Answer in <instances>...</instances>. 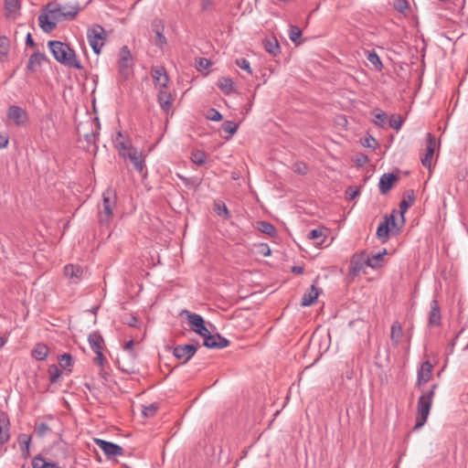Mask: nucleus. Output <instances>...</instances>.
I'll use <instances>...</instances> for the list:
<instances>
[{"instance_id":"obj_50","label":"nucleus","mask_w":468,"mask_h":468,"mask_svg":"<svg viewBox=\"0 0 468 468\" xmlns=\"http://www.w3.org/2000/svg\"><path fill=\"white\" fill-rule=\"evenodd\" d=\"M374 123L379 127H384L387 119V113L379 109L376 110Z\"/></svg>"},{"instance_id":"obj_3","label":"nucleus","mask_w":468,"mask_h":468,"mask_svg":"<svg viewBox=\"0 0 468 468\" xmlns=\"http://www.w3.org/2000/svg\"><path fill=\"white\" fill-rule=\"evenodd\" d=\"M133 58L127 46H122L119 51L118 74L119 82H125L133 76Z\"/></svg>"},{"instance_id":"obj_30","label":"nucleus","mask_w":468,"mask_h":468,"mask_svg":"<svg viewBox=\"0 0 468 468\" xmlns=\"http://www.w3.org/2000/svg\"><path fill=\"white\" fill-rule=\"evenodd\" d=\"M39 27L45 33H49L57 27V21L50 18L48 14H41L38 16Z\"/></svg>"},{"instance_id":"obj_46","label":"nucleus","mask_w":468,"mask_h":468,"mask_svg":"<svg viewBox=\"0 0 468 468\" xmlns=\"http://www.w3.org/2000/svg\"><path fill=\"white\" fill-rule=\"evenodd\" d=\"M48 372L49 374V380L53 384L58 381L62 374L58 367L55 364L48 367Z\"/></svg>"},{"instance_id":"obj_26","label":"nucleus","mask_w":468,"mask_h":468,"mask_svg":"<svg viewBox=\"0 0 468 468\" xmlns=\"http://www.w3.org/2000/svg\"><path fill=\"white\" fill-rule=\"evenodd\" d=\"M47 60V57L44 53H41L40 51H35L28 59L27 65V72H36L37 68L41 66L42 62Z\"/></svg>"},{"instance_id":"obj_28","label":"nucleus","mask_w":468,"mask_h":468,"mask_svg":"<svg viewBox=\"0 0 468 468\" xmlns=\"http://www.w3.org/2000/svg\"><path fill=\"white\" fill-rule=\"evenodd\" d=\"M320 292L321 290L317 289L314 284L311 285L309 290L303 295L301 305L311 306L312 304H314L316 302L320 294Z\"/></svg>"},{"instance_id":"obj_36","label":"nucleus","mask_w":468,"mask_h":468,"mask_svg":"<svg viewBox=\"0 0 468 468\" xmlns=\"http://www.w3.org/2000/svg\"><path fill=\"white\" fill-rule=\"evenodd\" d=\"M64 274L69 279H80L83 274V269L80 265L68 264L64 267Z\"/></svg>"},{"instance_id":"obj_61","label":"nucleus","mask_w":468,"mask_h":468,"mask_svg":"<svg viewBox=\"0 0 468 468\" xmlns=\"http://www.w3.org/2000/svg\"><path fill=\"white\" fill-rule=\"evenodd\" d=\"M346 199L353 200L360 194V188L349 186L346 190Z\"/></svg>"},{"instance_id":"obj_12","label":"nucleus","mask_w":468,"mask_h":468,"mask_svg":"<svg viewBox=\"0 0 468 468\" xmlns=\"http://www.w3.org/2000/svg\"><path fill=\"white\" fill-rule=\"evenodd\" d=\"M203 346L209 349H221L230 344V341L220 334L212 335L209 331L203 336Z\"/></svg>"},{"instance_id":"obj_55","label":"nucleus","mask_w":468,"mask_h":468,"mask_svg":"<svg viewBox=\"0 0 468 468\" xmlns=\"http://www.w3.org/2000/svg\"><path fill=\"white\" fill-rule=\"evenodd\" d=\"M134 346V341L133 339L129 340L125 343L123 349L126 352V355H129L132 359H135L137 357V355L133 349Z\"/></svg>"},{"instance_id":"obj_29","label":"nucleus","mask_w":468,"mask_h":468,"mask_svg":"<svg viewBox=\"0 0 468 468\" xmlns=\"http://www.w3.org/2000/svg\"><path fill=\"white\" fill-rule=\"evenodd\" d=\"M32 436L26 433H20L17 437V442L20 446L21 455L24 459H27L30 456V443Z\"/></svg>"},{"instance_id":"obj_15","label":"nucleus","mask_w":468,"mask_h":468,"mask_svg":"<svg viewBox=\"0 0 468 468\" xmlns=\"http://www.w3.org/2000/svg\"><path fill=\"white\" fill-rule=\"evenodd\" d=\"M399 180V176L398 174L393 172L383 174L378 182L379 192L382 195L388 194L398 183Z\"/></svg>"},{"instance_id":"obj_16","label":"nucleus","mask_w":468,"mask_h":468,"mask_svg":"<svg viewBox=\"0 0 468 468\" xmlns=\"http://www.w3.org/2000/svg\"><path fill=\"white\" fill-rule=\"evenodd\" d=\"M366 260L367 258L365 250L355 253L350 260L348 274L351 277L357 276L360 271L362 270L363 266L366 265Z\"/></svg>"},{"instance_id":"obj_37","label":"nucleus","mask_w":468,"mask_h":468,"mask_svg":"<svg viewBox=\"0 0 468 468\" xmlns=\"http://www.w3.org/2000/svg\"><path fill=\"white\" fill-rule=\"evenodd\" d=\"M122 134L121 132L118 133L117 138L114 140V144L116 149L118 150L119 154L126 159L127 153L130 152L131 148H134L130 143H126L123 141H119V137H122Z\"/></svg>"},{"instance_id":"obj_62","label":"nucleus","mask_w":468,"mask_h":468,"mask_svg":"<svg viewBox=\"0 0 468 468\" xmlns=\"http://www.w3.org/2000/svg\"><path fill=\"white\" fill-rule=\"evenodd\" d=\"M211 64L212 62L209 59L206 58H199L197 69L198 71H202L203 69H207Z\"/></svg>"},{"instance_id":"obj_57","label":"nucleus","mask_w":468,"mask_h":468,"mask_svg":"<svg viewBox=\"0 0 468 468\" xmlns=\"http://www.w3.org/2000/svg\"><path fill=\"white\" fill-rule=\"evenodd\" d=\"M368 161V156L363 153H357L355 155L354 162L358 167L364 166Z\"/></svg>"},{"instance_id":"obj_25","label":"nucleus","mask_w":468,"mask_h":468,"mask_svg":"<svg viewBox=\"0 0 468 468\" xmlns=\"http://www.w3.org/2000/svg\"><path fill=\"white\" fill-rule=\"evenodd\" d=\"M9 425L10 421L7 413L0 411V445L6 443L10 439Z\"/></svg>"},{"instance_id":"obj_7","label":"nucleus","mask_w":468,"mask_h":468,"mask_svg":"<svg viewBox=\"0 0 468 468\" xmlns=\"http://www.w3.org/2000/svg\"><path fill=\"white\" fill-rule=\"evenodd\" d=\"M180 314L186 315L190 330L201 337L208 332V329L206 326V321L200 314L192 313L188 310H183Z\"/></svg>"},{"instance_id":"obj_20","label":"nucleus","mask_w":468,"mask_h":468,"mask_svg":"<svg viewBox=\"0 0 468 468\" xmlns=\"http://www.w3.org/2000/svg\"><path fill=\"white\" fill-rule=\"evenodd\" d=\"M100 133L98 131H91L84 134V144H82L83 150L86 152L96 154L98 152L97 142L99 140Z\"/></svg>"},{"instance_id":"obj_34","label":"nucleus","mask_w":468,"mask_h":468,"mask_svg":"<svg viewBox=\"0 0 468 468\" xmlns=\"http://www.w3.org/2000/svg\"><path fill=\"white\" fill-rule=\"evenodd\" d=\"M263 47L264 49L273 57L281 53L280 44L275 37L264 39Z\"/></svg>"},{"instance_id":"obj_6","label":"nucleus","mask_w":468,"mask_h":468,"mask_svg":"<svg viewBox=\"0 0 468 468\" xmlns=\"http://www.w3.org/2000/svg\"><path fill=\"white\" fill-rule=\"evenodd\" d=\"M397 210L393 209L389 215L384 216V220L379 223L377 229V238L382 242L386 243L390 238L391 228H397L396 220Z\"/></svg>"},{"instance_id":"obj_63","label":"nucleus","mask_w":468,"mask_h":468,"mask_svg":"<svg viewBox=\"0 0 468 468\" xmlns=\"http://www.w3.org/2000/svg\"><path fill=\"white\" fill-rule=\"evenodd\" d=\"M324 235L323 229H314L308 233V238L310 239L315 240L319 238H321Z\"/></svg>"},{"instance_id":"obj_45","label":"nucleus","mask_w":468,"mask_h":468,"mask_svg":"<svg viewBox=\"0 0 468 468\" xmlns=\"http://www.w3.org/2000/svg\"><path fill=\"white\" fill-rule=\"evenodd\" d=\"M34 431L39 438H42L51 431V428L47 423L37 420L34 425Z\"/></svg>"},{"instance_id":"obj_39","label":"nucleus","mask_w":468,"mask_h":468,"mask_svg":"<svg viewBox=\"0 0 468 468\" xmlns=\"http://www.w3.org/2000/svg\"><path fill=\"white\" fill-rule=\"evenodd\" d=\"M257 229L261 233L269 235L270 237H274L277 234L276 228L268 221H257Z\"/></svg>"},{"instance_id":"obj_17","label":"nucleus","mask_w":468,"mask_h":468,"mask_svg":"<svg viewBox=\"0 0 468 468\" xmlns=\"http://www.w3.org/2000/svg\"><path fill=\"white\" fill-rule=\"evenodd\" d=\"M126 158H128L133 165L134 169L143 174L146 172L145 159L142 152H139L136 148H131L130 152L127 153Z\"/></svg>"},{"instance_id":"obj_44","label":"nucleus","mask_w":468,"mask_h":468,"mask_svg":"<svg viewBox=\"0 0 468 468\" xmlns=\"http://www.w3.org/2000/svg\"><path fill=\"white\" fill-rule=\"evenodd\" d=\"M207 154L202 150H195L191 153V161L197 165H203L207 161Z\"/></svg>"},{"instance_id":"obj_32","label":"nucleus","mask_w":468,"mask_h":468,"mask_svg":"<svg viewBox=\"0 0 468 468\" xmlns=\"http://www.w3.org/2000/svg\"><path fill=\"white\" fill-rule=\"evenodd\" d=\"M403 336V328L399 321H395L390 329V340L393 345L398 346Z\"/></svg>"},{"instance_id":"obj_10","label":"nucleus","mask_w":468,"mask_h":468,"mask_svg":"<svg viewBox=\"0 0 468 468\" xmlns=\"http://www.w3.org/2000/svg\"><path fill=\"white\" fill-rule=\"evenodd\" d=\"M81 10V7L79 5H75L70 6V10H67V7H61L60 5H57L55 8L49 10L51 17L59 22L61 20H73L79 12Z\"/></svg>"},{"instance_id":"obj_13","label":"nucleus","mask_w":468,"mask_h":468,"mask_svg":"<svg viewBox=\"0 0 468 468\" xmlns=\"http://www.w3.org/2000/svg\"><path fill=\"white\" fill-rule=\"evenodd\" d=\"M433 365L430 360H425L421 363L417 373L416 387L420 388L423 385L428 383L432 377Z\"/></svg>"},{"instance_id":"obj_21","label":"nucleus","mask_w":468,"mask_h":468,"mask_svg":"<svg viewBox=\"0 0 468 468\" xmlns=\"http://www.w3.org/2000/svg\"><path fill=\"white\" fill-rule=\"evenodd\" d=\"M407 197H404L399 203V214L401 218V227L398 229V232L400 231L401 228L405 224V213L411 207L415 200V193L414 190L410 189L406 192Z\"/></svg>"},{"instance_id":"obj_58","label":"nucleus","mask_w":468,"mask_h":468,"mask_svg":"<svg viewBox=\"0 0 468 468\" xmlns=\"http://www.w3.org/2000/svg\"><path fill=\"white\" fill-rule=\"evenodd\" d=\"M177 176L182 180V182L186 186H195L196 187H197L201 184V181L195 177L189 178L179 174H177Z\"/></svg>"},{"instance_id":"obj_5","label":"nucleus","mask_w":468,"mask_h":468,"mask_svg":"<svg viewBox=\"0 0 468 468\" xmlns=\"http://www.w3.org/2000/svg\"><path fill=\"white\" fill-rule=\"evenodd\" d=\"M117 202L116 191L111 187L102 194V210L100 212V223L108 224L113 216L112 209Z\"/></svg>"},{"instance_id":"obj_43","label":"nucleus","mask_w":468,"mask_h":468,"mask_svg":"<svg viewBox=\"0 0 468 468\" xmlns=\"http://www.w3.org/2000/svg\"><path fill=\"white\" fill-rule=\"evenodd\" d=\"M238 128H239V125L237 123H235L234 122L225 121L221 125V129L224 132L229 133V135L226 136L225 139L230 140L232 138L233 134L237 133Z\"/></svg>"},{"instance_id":"obj_18","label":"nucleus","mask_w":468,"mask_h":468,"mask_svg":"<svg viewBox=\"0 0 468 468\" xmlns=\"http://www.w3.org/2000/svg\"><path fill=\"white\" fill-rule=\"evenodd\" d=\"M436 138L435 136L428 133H427V145H426V154L421 158V164L426 168H431V160L435 152L436 148Z\"/></svg>"},{"instance_id":"obj_22","label":"nucleus","mask_w":468,"mask_h":468,"mask_svg":"<svg viewBox=\"0 0 468 468\" xmlns=\"http://www.w3.org/2000/svg\"><path fill=\"white\" fill-rule=\"evenodd\" d=\"M157 101L161 107V109L168 113L173 108L174 97L167 90V89L160 88L159 92L157 94Z\"/></svg>"},{"instance_id":"obj_49","label":"nucleus","mask_w":468,"mask_h":468,"mask_svg":"<svg viewBox=\"0 0 468 468\" xmlns=\"http://www.w3.org/2000/svg\"><path fill=\"white\" fill-rule=\"evenodd\" d=\"M403 123V119L400 115L393 114L389 117L388 124L389 127L393 128L396 131H399L401 128Z\"/></svg>"},{"instance_id":"obj_31","label":"nucleus","mask_w":468,"mask_h":468,"mask_svg":"<svg viewBox=\"0 0 468 468\" xmlns=\"http://www.w3.org/2000/svg\"><path fill=\"white\" fill-rule=\"evenodd\" d=\"M49 353L48 346L44 343H37L31 350V356L33 358L42 361L45 360Z\"/></svg>"},{"instance_id":"obj_53","label":"nucleus","mask_w":468,"mask_h":468,"mask_svg":"<svg viewBox=\"0 0 468 468\" xmlns=\"http://www.w3.org/2000/svg\"><path fill=\"white\" fill-rule=\"evenodd\" d=\"M159 409V405L157 403H152L151 405L144 407L143 410V415L146 418H150L155 415Z\"/></svg>"},{"instance_id":"obj_8","label":"nucleus","mask_w":468,"mask_h":468,"mask_svg":"<svg viewBox=\"0 0 468 468\" xmlns=\"http://www.w3.org/2000/svg\"><path fill=\"white\" fill-rule=\"evenodd\" d=\"M200 347L198 340H194L193 344L179 345L173 348V355L176 359H183L182 364L187 363Z\"/></svg>"},{"instance_id":"obj_9","label":"nucleus","mask_w":468,"mask_h":468,"mask_svg":"<svg viewBox=\"0 0 468 468\" xmlns=\"http://www.w3.org/2000/svg\"><path fill=\"white\" fill-rule=\"evenodd\" d=\"M95 444L104 452L108 460L124 455V450L120 445L102 439H94Z\"/></svg>"},{"instance_id":"obj_23","label":"nucleus","mask_w":468,"mask_h":468,"mask_svg":"<svg viewBox=\"0 0 468 468\" xmlns=\"http://www.w3.org/2000/svg\"><path fill=\"white\" fill-rule=\"evenodd\" d=\"M441 324V307L437 299L431 302V311L429 314L428 324L431 327L439 326Z\"/></svg>"},{"instance_id":"obj_54","label":"nucleus","mask_w":468,"mask_h":468,"mask_svg":"<svg viewBox=\"0 0 468 468\" xmlns=\"http://www.w3.org/2000/svg\"><path fill=\"white\" fill-rule=\"evenodd\" d=\"M207 118L210 121L220 122L223 119V115L218 110L210 108L207 111Z\"/></svg>"},{"instance_id":"obj_19","label":"nucleus","mask_w":468,"mask_h":468,"mask_svg":"<svg viewBox=\"0 0 468 468\" xmlns=\"http://www.w3.org/2000/svg\"><path fill=\"white\" fill-rule=\"evenodd\" d=\"M151 76L153 78L154 85H159L160 88L167 89L169 82V77L167 72L163 66L152 67Z\"/></svg>"},{"instance_id":"obj_14","label":"nucleus","mask_w":468,"mask_h":468,"mask_svg":"<svg viewBox=\"0 0 468 468\" xmlns=\"http://www.w3.org/2000/svg\"><path fill=\"white\" fill-rule=\"evenodd\" d=\"M134 360L135 359H132L129 355L122 354L120 357L117 358L116 365L117 367L125 374H138L139 368L137 367Z\"/></svg>"},{"instance_id":"obj_27","label":"nucleus","mask_w":468,"mask_h":468,"mask_svg":"<svg viewBox=\"0 0 468 468\" xmlns=\"http://www.w3.org/2000/svg\"><path fill=\"white\" fill-rule=\"evenodd\" d=\"M88 341L94 353L102 351L105 346L104 339L99 331H94L90 334Z\"/></svg>"},{"instance_id":"obj_52","label":"nucleus","mask_w":468,"mask_h":468,"mask_svg":"<svg viewBox=\"0 0 468 468\" xmlns=\"http://www.w3.org/2000/svg\"><path fill=\"white\" fill-rule=\"evenodd\" d=\"M5 8L9 13H15L18 9H20V1L19 0H5Z\"/></svg>"},{"instance_id":"obj_59","label":"nucleus","mask_w":468,"mask_h":468,"mask_svg":"<svg viewBox=\"0 0 468 468\" xmlns=\"http://www.w3.org/2000/svg\"><path fill=\"white\" fill-rule=\"evenodd\" d=\"M236 65L238 67H239L241 69L247 71L248 73H250V74L252 73L250 64L249 60H247L246 58H237Z\"/></svg>"},{"instance_id":"obj_56","label":"nucleus","mask_w":468,"mask_h":468,"mask_svg":"<svg viewBox=\"0 0 468 468\" xmlns=\"http://www.w3.org/2000/svg\"><path fill=\"white\" fill-rule=\"evenodd\" d=\"M48 462H47L41 454H37L32 460L33 468H45Z\"/></svg>"},{"instance_id":"obj_33","label":"nucleus","mask_w":468,"mask_h":468,"mask_svg":"<svg viewBox=\"0 0 468 468\" xmlns=\"http://www.w3.org/2000/svg\"><path fill=\"white\" fill-rule=\"evenodd\" d=\"M387 253V250L383 249L382 251H379L378 253L373 255L372 257H367V260L365 261L366 265L372 269H378L381 267V262L383 261L384 256Z\"/></svg>"},{"instance_id":"obj_51","label":"nucleus","mask_w":468,"mask_h":468,"mask_svg":"<svg viewBox=\"0 0 468 468\" xmlns=\"http://www.w3.org/2000/svg\"><path fill=\"white\" fill-rule=\"evenodd\" d=\"M292 170L294 173L298 175L304 176L307 174L309 168L308 165L304 162H296L292 165Z\"/></svg>"},{"instance_id":"obj_64","label":"nucleus","mask_w":468,"mask_h":468,"mask_svg":"<svg viewBox=\"0 0 468 468\" xmlns=\"http://www.w3.org/2000/svg\"><path fill=\"white\" fill-rule=\"evenodd\" d=\"M95 354L96 356L93 358V363L102 367L103 363L106 361L102 351L96 352Z\"/></svg>"},{"instance_id":"obj_11","label":"nucleus","mask_w":468,"mask_h":468,"mask_svg":"<svg viewBox=\"0 0 468 468\" xmlns=\"http://www.w3.org/2000/svg\"><path fill=\"white\" fill-rule=\"evenodd\" d=\"M6 117L16 126H24L28 122L29 120L27 111L16 105H11L8 107Z\"/></svg>"},{"instance_id":"obj_60","label":"nucleus","mask_w":468,"mask_h":468,"mask_svg":"<svg viewBox=\"0 0 468 468\" xmlns=\"http://www.w3.org/2000/svg\"><path fill=\"white\" fill-rule=\"evenodd\" d=\"M9 40L6 37H0V55L5 56L8 53Z\"/></svg>"},{"instance_id":"obj_4","label":"nucleus","mask_w":468,"mask_h":468,"mask_svg":"<svg viewBox=\"0 0 468 468\" xmlns=\"http://www.w3.org/2000/svg\"><path fill=\"white\" fill-rule=\"evenodd\" d=\"M108 37L105 28L100 24H93L87 30V38L90 46L96 55H100L101 48Z\"/></svg>"},{"instance_id":"obj_48","label":"nucleus","mask_w":468,"mask_h":468,"mask_svg":"<svg viewBox=\"0 0 468 468\" xmlns=\"http://www.w3.org/2000/svg\"><path fill=\"white\" fill-rule=\"evenodd\" d=\"M58 362H59V366L63 369H67L68 367L73 366V357L70 354L64 353L58 356Z\"/></svg>"},{"instance_id":"obj_1","label":"nucleus","mask_w":468,"mask_h":468,"mask_svg":"<svg viewBox=\"0 0 468 468\" xmlns=\"http://www.w3.org/2000/svg\"><path fill=\"white\" fill-rule=\"evenodd\" d=\"M48 47L54 58L60 64L77 69H82L83 67L77 58L76 52L67 43L59 40H49Z\"/></svg>"},{"instance_id":"obj_47","label":"nucleus","mask_w":468,"mask_h":468,"mask_svg":"<svg viewBox=\"0 0 468 468\" xmlns=\"http://www.w3.org/2000/svg\"><path fill=\"white\" fill-rule=\"evenodd\" d=\"M360 143L364 147L371 148L372 150H375L379 146L378 142L370 134L361 138Z\"/></svg>"},{"instance_id":"obj_35","label":"nucleus","mask_w":468,"mask_h":468,"mask_svg":"<svg viewBox=\"0 0 468 468\" xmlns=\"http://www.w3.org/2000/svg\"><path fill=\"white\" fill-rule=\"evenodd\" d=\"M213 210L218 216L222 217L224 219H229L231 218L230 211L222 200L214 201Z\"/></svg>"},{"instance_id":"obj_42","label":"nucleus","mask_w":468,"mask_h":468,"mask_svg":"<svg viewBox=\"0 0 468 468\" xmlns=\"http://www.w3.org/2000/svg\"><path fill=\"white\" fill-rule=\"evenodd\" d=\"M367 58L370 63L374 65L377 70L380 71L382 69V61L374 49L367 51Z\"/></svg>"},{"instance_id":"obj_40","label":"nucleus","mask_w":468,"mask_h":468,"mask_svg":"<svg viewBox=\"0 0 468 468\" xmlns=\"http://www.w3.org/2000/svg\"><path fill=\"white\" fill-rule=\"evenodd\" d=\"M218 87L225 95H229L233 91V81L230 78L221 77L218 79Z\"/></svg>"},{"instance_id":"obj_38","label":"nucleus","mask_w":468,"mask_h":468,"mask_svg":"<svg viewBox=\"0 0 468 468\" xmlns=\"http://www.w3.org/2000/svg\"><path fill=\"white\" fill-rule=\"evenodd\" d=\"M393 7L405 17H408L411 13V7L408 0H394Z\"/></svg>"},{"instance_id":"obj_24","label":"nucleus","mask_w":468,"mask_h":468,"mask_svg":"<svg viewBox=\"0 0 468 468\" xmlns=\"http://www.w3.org/2000/svg\"><path fill=\"white\" fill-rule=\"evenodd\" d=\"M164 24L160 19H154L152 22V30L155 34L154 43L159 48H163L166 45L167 40L164 35Z\"/></svg>"},{"instance_id":"obj_2","label":"nucleus","mask_w":468,"mask_h":468,"mask_svg":"<svg viewBox=\"0 0 468 468\" xmlns=\"http://www.w3.org/2000/svg\"><path fill=\"white\" fill-rule=\"evenodd\" d=\"M437 388L438 384H433L431 387L430 390L426 391L419 398L413 431H418L426 423L431 409L432 399L435 395V390Z\"/></svg>"},{"instance_id":"obj_41","label":"nucleus","mask_w":468,"mask_h":468,"mask_svg":"<svg viewBox=\"0 0 468 468\" xmlns=\"http://www.w3.org/2000/svg\"><path fill=\"white\" fill-rule=\"evenodd\" d=\"M301 36L302 30L298 26H290L289 37L295 44L296 47L303 42V40H300Z\"/></svg>"}]
</instances>
